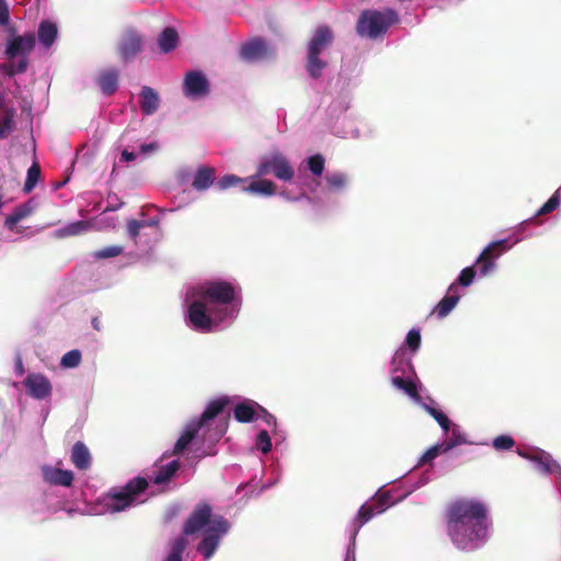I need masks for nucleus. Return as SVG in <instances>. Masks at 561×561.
<instances>
[{"mask_svg": "<svg viewBox=\"0 0 561 561\" xmlns=\"http://www.w3.org/2000/svg\"><path fill=\"white\" fill-rule=\"evenodd\" d=\"M446 531L453 545L462 551L480 548L488 538L486 506L473 499H458L445 511Z\"/></svg>", "mask_w": 561, "mask_h": 561, "instance_id": "1", "label": "nucleus"}, {"mask_svg": "<svg viewBox=\"0 0 561 561\" xmlns=\"http://www.w3.org/2000/svg\"><path fill=\"white\" fill-rule=\"evenodd\" d=\"M334 41V33L328 25H320L308 43L306 70L312 79H320L328 61L320 58V54L329 48Z\"/></svg>", "mask_w": 561, "mask_h": 561, "instance_id": "2", "label": "nucleus"}, {"mask_svg": "<svg viewBox=\"0 0 561 561\" xmlns=\"http://www.w3.org/2000/svg\"><path fill=\"white\" fill-rule=\"evenodd\" d=\"M35 43L33 33L14 36L8 41L4 55L7 59L11 60L7 68L9 76L24 73L27 70L28 55L34 49Z\"/></svg>", "mask_w": 561, "mask_h": 561, "instance_id": "3", "label": "nucleus"}, {"mask_svg": "<svg viewBox=\"0 0 561 561\" xmlns=\"http://www.w3.org/2000/svg\"><path fill=\"white\" fill-rule=\"evenodd\" d=\"M396 22H398V14L394 10H386L385 12L365 10L357 20L356 32L360 37L376 39L382 36Z\"/></svg>", "mask_w": 561, "mask_h": 561, "instance_id": "4", "label": "nucleus"}, {"mask_svg": "<svg viewBox=\"0 0 561 561\" xmlns=\"http://www.w3.org/2000/svg\"><path fill=\"white\" fill-rule=\"evenodd\" d=\"M146 478L135 477L124 486L112 488L106 494V507L112 513H118L134 505L138 496L148 489Z\"/></svg>", "mask_w": 561, "mask_h": 561, "instance_id": "5", "label": "nucleus"}, {"mask_svg": "<svg viewBox=\"0 0 561 561\" xmlns=\"http://www.w3.org/2000/svg\"><path fill=\"white\" fill-rule=\"evenodd\" d=\"M228 402L229 400L227 398H219L210 401L207 404L205 411L199 416V419L186 425L185 431L179 437L174 445L172 455L176 456L182 454L192 443V440L196 437L199 430L208 426V423L224 411Z\"/></svg>", "mask_w": 561, "mask_h": 561, "instance_id": "6", "label": "nucleus"}, {"mask_svg": "<svg viewBox=\"0 0 561 561\" xmlns=\"http://www.w3.org/2000/svg\"><path fill=\"white\" fill-rule=\"evenodd\" d=\"M197 294L206 304L224 306L222 308H216L219 313V321L232 313V309L228 307L236 297V289L231 283L225 280L209 282L201 286Z\"/></svg>", "mask_w": 561, "mask_h": 561, "instance_id": "7", "label": "nucleus"}, {"mask_svg": "<svg viewBox=\"0 0 561 561\" xmlns=\"http://www.w3.org/2000/svg\"><path fill=\"white\" fill-rule=\"evenodd\" d=\"M271 173L278 180L286 182L291 181L294 178L293 167L279 151H274L270 156L263 157L257 167L259 176Z\"/></svg>", "mask_w": 561, "mask_h": 561, "instance_id": "8", "label": "nucleus"}, {"mask_svg": "<svg viewBox=\"0 0 561 561\" xmlns=\"http://www.w3.org/2000/svg\"><path fill=\"white\" fill-rule=\"evenodd\" d=\"M228 528L229 524L224 517L213 518L210 526L206 529L205 537L197 546V550L206 560L213 557L219 545L220 536L227 533Z\"/></svg>", "mask_w": 561, "mask_h": 561, "instance_id": "9", "label": "nucleus"}, {"mask_svg": "<svg viewBox=\"0 0 561 561\" xmlns=\"http://www.w3.org/2000/svg\"><path fill=\"white\" fill-rule=\"evenodd\" d=\"M187 316L191 324L195 330L210 331L213 328L214 316L218 319L219 313L216 308H209L207 310L206 302L203 299L193 301L187 309Z\"/></svg>", "mask_w": 561, "mask_h": 561, "instance_id": "10", "label": "nucleus"}, {"mask_svg": "<svg viewBox=\"0 0 561 561\" xmlns=\"http://www.w3.org/2000/svg\"><path fill=\"white\" fill-rule=\"evenodd\" d=\"M211 522L210 505L205 502L198 503L184 523L183 534L186 536L194 535L206 526L208 528Z\"/></svg>", "mask_w": 561, "mask_h": 561, "instance_id": "11", "label": "nucleus"}, {"mask_svg": "<svg viewBox=\"0 0 561 561\" xmlns=\"http://www.w3.org/2000/svg\"><path fill=\"white\" fill-rule=\"evenodd\" d=\"M142 36L136 30L128 28L119 39L117 51L124 61H129L142 50Z\"/></svg>", "mask_w": 561, "mask_h": 561, "instance_id": "12", "label": "nucleus"}, {"mask_svg": "<svg viewBox=\"0 0 561 561\" xmlns=\"http://www.w3.org/2000/svg\"><path fill=\"white\" fill-rule=\"evenodd\" d=\"M183 92L190 98H202L209 93V81L202 71H188L183 82Z\"/></svg>", "mask_w": 561, "mask_h": 561, "instance_id": "13", "label": "nucleus"}, {"mask_svg": "<svg viewBox=\"0 0 561 561\" xmlns=\"http://www.w3.org/2000/svg\"><path fill=\"white\" fill-rule=\"evenodd\" d=\"M23 383L27 394L36 400H44L51 394V383L43 374H28Z\"/></svg>", "mask_w": 561, "mask_h": 561, "instance_id": "14", "label": "nucleus"}, {"mask_svg": "<svg viewBox=\"0 0 561 561\" xmlns=\"http://www.w3.org/2000/svg\"><path fill=\"white\" fill-rule=\"evenodd\" d=\"M160 106L158 92L148 85H144L139 93V107L144 115L154 114Z\"/></svg>", "mask_w": 561, "mask_h": 561, "instance_id": "15", "label": "nucleus"}, {"mask_svg": "<svg viewBox=\"0 0 561 561\" xmlns=\"http://www.w3.org/2000/svg\"><path fill=\"white\" fill-rule=\"evenodd\" d=\"M271 51L265 43L261 38L253 39L241 47V56L247 60H257L270 56Z\"/></svg>", "mask_w": 561, "mask_h": 561, "instance_id": "16", "label": "nucleus"}, {"mask_svg": "<svg viewBox=\"0 0 561 561\" xmlns=\"http://www.w3.org/2000/svg\"><path fill=\"white\" fill-rule=\"evenodd\" d=\"M15 108L5 99L0 100V140L5 139L14 128Z\"/></svg>", "mask_w": 561, "mask_h": 561, "instance_id": "17", "label": "nucleus"}, {"mask_svg": "<svg viewBox=\"0 0 561 561\" xmlns=\"http://www.w3.org/2000/svg\"><path fill=\"white\" fill-rule=\"evenodd\" d=\"M44 480L53 485L70 486L73 482V473L70 470L44 467Z\"/></svg>", "mask_w": 561, "mask_h": 561, "instance_id": "18", "label": "nucleus"}, {"mask_svg": "<svg viewBox=\"0 0 561 561\" xmlns=\"http://www.w3.org/2000/svg\"><path fill=\"white\" fill-rule=\"evenodd\" d=\"M118 77H119V72L115 68L103 70L99 75V77L96 79V83L103 94L112 95L117 91Z\"/></svg>", "mask_w": 561, "mask_h": 561, "instance_id": "19", "label": "nucleus"}, {"mask_svg": "<svg viewBox=\"0 0 561 561\" xmlns=\"http://www.w3.org/2000/svg\"><path fill=\"white\" fill-rule=\"evenodd\" d=\"M216 170L211 167L201 165L192 182V186L196 191H205L209 188L215 182Z\"/></svg>", "mask_w": 561, "mask_h": 561, "instance_id": "20", "label": "nucleus"}, {"mask_svg": "<svg viewBox=\"0 0 561 561\" xmlns=\"http://www.w3.org/2000/svg\"><path fill=\"white\" fill-rule=\"evenodd\" d=\"M459 301V295L456 293V284H451L448 288V295L445 296L434 308L433 313H436L439 319L445 318Z\"/></svg>", "mask_w": 561, "mask_h": 561, "instance_id": "21", "label": "nucleus"}, {"mask_svg": "<svg viewBox=\"0 0 561 561\" xmlns=\"http://www.w3.org/2000/svg\"><path fill=\"white\" fill-rule=\"evenodd\" d=\"M71 461L79 470H87L91 466V455L82 442H77L71 449Z\"/></svg>", "mask_w": 561, "mask_h": 561, "instance_id": "22", "label": "nucleus"}, {"mask_svg": "<svg viewBox=\"0 0 561 561\" xmlns=\"http://www.w3.org/2000/svg\"><path fill=\"white\" fill-rule=\"evenodd\" d=\"M159 222L160 219L158 217H153L150 219H131L127 222V231L130 238L136 241V238L139 236L140 231L149 228L153 230L154 233L159 231Z\"/></svg>", "mask_w": 561, "mask_h": 561, "instance_id": "23", "label": "nucleus"}, {"mask_svg": "<svg viewBox=\"0 0 561 561\" xmlns=\"http://www.w3.org/2000/svg\"><path fill=\"white\" fill-rule=\"evenodd\" d=\"M519 455L536 462L537 468L543 473H551L559 468V465L552 459V457L545 451H540L537 455H527L524 453H519Z\"/></svg>", "mask_w": 561, "mask_h": 561, "instance_id": "24", "label": "nucleus"}, {"mask_svg": "<svg viewBox=\"0 0 561 561\" xmlns=\"http://www.w3.org/2000/svg\"><path fill=\"white\" fill-rule=\"evenodd\" d=\"M157 41L161 53L168 54L176 48L179 43V35L173 27H165L159 34Z\"/></svg>", "mask_w": 561, "mask_h": 561, "instance_id": "25", "label": "nucleus"}, {"mask_svg": "<svg viewBox=\"0 0 561 561\" xmlns=\"http://www.w3.org/2000/svg\"><path fill=\"white\" fill-rule=\"evenodd\" d=\"M33 211V207L30 205V203H25V204H21L19 206H16L13 210L12 214H10L5 220H4V226L9 229V230H14L16 225L27 218Z\"/></svg>", "mask_w": 561, "mask_h": 561, "instance_id": "26", "label": "nucleus"}, {"mask_svg": "<svg viewBox=\"0 0 561 561\" xmlns=\"http://www.w3.org/2000/svg\"><path fill=\"white\" fill-rule=\"evenodd\" d=\"M57 37V26L50 21H42L38 26V39L45 47H50Z\"/></svg>", "mask_w": 561, "mask_h": 561, "instance_id": "27", "label": "nucleus"}, {"mask_svg": "<svg viewBox=\"0 0 561 561\" xmlns=\"http://www.w3.org/2000/svg\"><path fill=\"white\" fill-rule=\"evenodd\" d=\"M91 229V224L87 220L71 222L57 230L59 237H75L85 234Z\"/></svg>", "mask_w": 561, "mask_h": 561, "instance_id": "28", "label": "nucleus"}, {"mask_svg": "<svg viewBox=\"0 0 561 561\" xmlns=\"http://www.w3.org/2000/svg\"><path fill=\"white\" fill-rule=\"evenodd\" d=\"M255 407V403H238L233 410L234 419L240 423H249L254 421L256 415Z\"/></svg>", "mask_w": 561, "mask_h": 561, "instance_id": "29", "label": "nucleus"}, {"mask_svg": "<svg viewBox=\"0 0 561 561\" xmlns=\"http://www.w3.org/2000/svg\"><path fill=\"white\" fill-rule=\"evenodd\" d=\"M179 468L180 463L178 460H173L165 466L159 467L152 478V482L154 484H162L168 482L175 474Z\"/></svg>", "mask_w": 561, "mask_h": 561, "instance_id": "30", "label": "nucleus"}, {"mask_svg": "<svg viewBox=\"0 0 561 561\" xmlns=\"http://www.w3.org/2000/svg\"><path fill=\"white\" fill-rule=\"evenodd\" d=\"M496 248H484L476 262L477 270L481 275H486L494 266L493 250Z\"/></svg>", "mask_w": 561, "mask_h": 561, "instance_id": "31", "label": "nucleus"}, {"mask_svg": "<svg viewBox=\"0 0 561 561\" xmlns=\"http://www.w3.org/2000/svg\"><path fill=\"white\" fill-rule=\"evenodd\" d=\"M244 190L251 193L271 196L275 193L276 185L272 181L263 179L251 182Z\"/></svg>", "mask_w": 561, "mask_h": 561, "instance_id": "32", "label": "nucleus"}, {"mask_svg": "<svg viewBox=\"0 0 561 561\" xmlns=\"http://www.w3.org/2000/svg\"><path fill=\"white\" fill-rule=\"evenodd\" d=\"M392 383L403 390L408 396L413 398L415 401H421L416 385L412 380H407L403 377L397 376L392 378Z\"/></svg>", "mask_w": 561, "mask_h": 561, "instance_id": "33", "label": "nucleus"}, {"mask_svg": "<svg viewBox=\"0 0 561 561\" xmlns=\"http://www.w3.org/2000/svg\"><path fill=\"white\" fill-rule=\"evenodd\" d=\"M41 178V167L38 162H33V164L28 168L26 180L24 183V192L30 193L36 186L38 180Z\"/></svg>", "mask_w": 561, "mask_h": 561, "instance_id": "34", "label": "nucleus"}, {"mask_svg": "<svg viewBox=\"0 0 561 561\" xmlns=\"http://www.w3.org/2000/svg\"><path fill=\"white\" fill-rule=\"evenodd\" d=\"M325 181L330 190L340 191L346 186L347 176L342 172L328 173Z\"/></svg>", "mask_w": 561, "mask_h": 561, "instance_id": "35", "label": "nucleus"}, {"mask_svg": "<svg viewBox=\"0 0 561 561\" xmlns=\"http://www.w3.org/2000/svg\"><path fill=\"white\" fill-rule=\"evenodd\" d=\"M423 409L440 425L445 433L449 431L450 421L445 413L428 404H423Z\"/></svg>", "mask_w": 561, "mask_h": 561, "instance_id": "36", "label": "nucleus"}, {"mask_svg": "<svg viewBox=\"0 0 561 561\" xmlns=\"http://www.w3.org/2000/svg\"><path fill=\"white\" fill-rule=\"evenodd\" d=\"M81 362V353L78 350H71L67 352L60 360V365L66 368H75L79 366Z\"/></svg>", "mask_w": 561, "mask_h": 561, "instance_id": "37", "label": "nucleus"}, {"mask_svg": "<svg viewBox=\"0 0 561 561\" xmlns=\"http://www.w3.org/2000/svg\"><path fill=\"white\" fill-rule=\"evenodd\" d=\"M375 515V508L371 505H362L356 517V527L360 528L369 522Z\"/></svg>", "mask_w": 561, "mask_h": 561, "instance_id": "38", "label": "nucleus"}, {"mask_svg": "<svg viewBox=\"0 0 561 561\" xmlns=\"http://www.w3.org/2000/svg\"><path fill=\"white\" fill-rule=\"evenodd\" d=\"M308 168L312 174L320 176L324 170V158L321 154H313L308 159Z\"/></svg>", "mask_w": 561, "mask_h": 561, "instance_id": "39", "label": "nucleus"}, {"mask_svg": "<svg viewBox=\"0 0 561 561\" xmlns=\"http://www.w3.org/2000/svg\"><path fill=\"white\" fill-rule=\"evenodd\" d=\"M515 440L508 435H500L493 439L492 446L496 450H510L514 447Z\"/></svg>", "mask_w": 561, "mask_h": 561, "instance_id": "40", "label": "nucleus"}, {"mask_svg": "<svg viewBox=\"0 0 561 561\" xmlns=\"http://www.w3.org/2000/svg\"><path fill=\"white\" fill-rule=\"evenodd\" d=\"M560 204L559 190L541 206L537 211V216L552 213Z\"/></svg>", "mask_w": 561, "mask_h": 561, "instance_id": "41", "label": "nucleus"}, {"mask_svg": "<svg viewBox=\"0 0 561 561\" xmlns=\"http://www.w3.org/2000/svg\"><path fill=\"white\" fill-rule=\"evenodd\" d=\"M256 447L263 453L267 454L272 449V442L267 431L262 430L256 436Z\"/></svg>", "mask_w": 561, "mask_h": 561, "instance_id": "42", "label": "nucleus"}, {"mask_svg": "<svg viewBox=\"0 0 561 561\" xmlns=\"http://www.w3.org/2000/svg\"><path fill=\"white\" fill-rule=\"evenodd\" d=\"M186 546H187V541L185 538L180 537V538L175 539L168 558L182 560V553L184 552Z\"/></svg>", "mask_w": 561, "mask_h": 561, "instance_id": "43", "label": "nucleus"}, {"mask_svg": "<svg viewBox=\"0 0 561 561\" xmlns=\"http://www.w3.org/2000/svg\"><path fill=\"white\" fill-rule=\"evenodd\" d=\"M439 454L443 453V448L440 444L434 445L431 448H428L423 456L419 460V465H425L431 462L433 459H435Z\"/></svg>", "mask_w": 561, "mask_h": 561, "instance_id": "44", "label": "nucleus"}, {"mask_svg": "<svg viewBox=\"0 0 561 561\" xmlns=\"http://www.w3.org/2000/svg\"><path fill=\"white\" fill-rule=\"evenodd\" d=\"M465 442H466V439L463 438V436H461L460 434H457L456 430H454L451 437L449 439L443 442L440 444V446L443 448V453H447L450 449H453L454 447H456Z\"/></svg>", "mask_w": 561, "mask_h": 561, "instance_id": "45", "label": "nucleus"}, {"mask_svg": "<svg viewBox=\"0 0 561 561\" xmlns=\"http://www.w3.org/2000/svg\"><path fill=\"white\" fill-rule=\"evenodd\" d=\"M243 180L234 174H227L219 179L217 182V186L220 190H227L229 187L236 186L241 183Z\"/></svg>", "mask_w": 561, "mask_h": 561, "instance_id": "46", "label": "nucleus"}, {"mask_svg": "<svg viewBox=\"0 0 561 561\" xmlns=\"http://www.w3.org/2000/svg\"><path fill=\"white\" fill-rule=\"evenodd\" d=\"M476 276V271L473 266L463 268L458 276V284L461 286H469Z\"/></svg>", "mask_w": 561, "mask_h": 561, "instance_id": "47", "label": "nucleus"}, {"mask_svg": "<svg viewBox=\"0 0 561 561\" xmlns=\"http://www.w3.org/2000/svg\"><path fill=\"white\" fill-rule=\"evenodd\" d=\"M407 345L411 351H416L420 347L421 344V334L417 330H410L408 332L407 339H405Z\"/></svg>", "mask_w": 561, "mask_h": 561, "instance_id": "48", "label": "nucleus"}, {"mask_svg": "<svg viewBox=\"0 0 561 561\" xmlns=\"http://www.w3.org/2000/svg\"><path fill=\"white\" fill-rule=\"evenodd\" d=\"M123 248H106L101 251H95L93 253L94 259H107V257H114L122 253Z\"/></svg>", "mask_w": 561, "mask_h": 561, "instance_id": "49", "label": "nucleus"}, {"mask_svg": "<svg viewBox=\"0 0 561 561\" xmlns=\"http://www.w3.org/2000/svg\"><path fill=\"white\" fill-rule=\"evenodd\" d=\"M259 412H256L255 419H262L267 425H276V419L270 412H267L263 407L255 403Z\"/></svg>", "mask_w": 561, "mask_h": 561, "instance_id": "50", "label": "nucleus"}, {"mask_svg": "<svg viewBox=\"0 0 561 561\" xmlns=\"http://www.w3.org/2000/svg\"><path fill=\"white\" fill-rule=\"evenodd\" d=\"M10 13L5 0H0V26H4L9 23Z\"/></svg>", "mask_w": 561, "mask_h": 561, "instance_id": "51", "label": "nucleus"}, {"mask_svg": "<svg viewBox=\"0 0 561 561\" xmlns=\"http://www.w3.org/2000/svg\"><path fill=\"white\" fill-rule=\"evenodd\" d=\"M519 241H522V239L513 238V237L510 236V237H506V238H503V239L490 241L486 245H492V247H495V245H514L515 243H518Z\"/></svg>", "mask_w": 561, "mask_h": 561, "instance_id": "52", "label": "nucleus"}, {"mask_svg": "<svg viewBox=\"0 0 561 561\" xmlns=\"http://www.w3.org/2000/svg\"><path fill=\"white\" fill-rule=\"evenodd\" d=\"M157 148H158V145L156 142L145 144V145L140 146V151L142 153H147V152L157 150Z\"/></svg>", "mask_w": 561, "mask_h": 561, "instance_id": "53", "label": "nucleus"}, {"mask_svg": "<svg viewBox=\"0 0 561 561\" xmlns=\"http://www.w3.org/2000/svg\"><path fill=\"white\" fill-rule=\"evenodd\" d=\"M15 371L20 376H22L25 373L24 365L20 356L15 360Z\"/></svg>", "mask_w": 561, "mask_h": 561, "instance_id": "54", "label": "nucleus"}, {"mask_svg": "<svg viewBox=\"0 0 561 561\" xmlns=\"http://www.w3.org/2000/svg\"><path fill=\"white\" fill-rule=\"evenodd\" d=\"M136 159V154L134 152H130L128 150H123L122 152V160L126 162L134 161Z\"/></svg>", "mask_w": 561, "mask_h": 561, "instance_id": "55", "label": "nucleus"}, {"mask_svg": "<svg viewBox=\"0 0 561 561\" xmlns=\"http://www.w3.org/2000/svg\"><path fill=\"white\" fill-rule=\"evenodd\" d=\"M92 327L96 330V331H100L101 330V321L99 318H93L92 319Z\"/></svg>", "mask_w": 561, "mask_h": 561, "instance_id": "56", "label": "nucleus"}, {"mask_svg": "<svg viewBox=\"0 0 561 561\" xmlns=\"http://www.w3.org/2000/svg\"><path fill=\"white\" fill-rule=\"evenodd\" d=\"M164 561H182V560H180V559H172V558H168L167 557V559Z\"/></svg>", "mask_w": 561, "mask_h": 561, "instance_id": "57", "label": "nucleus"}, {"mask_svg": "<svg viewBox=\"0 0 561 561\" xmlns=\"http://www.w3.org/2000/svg\"><path fill=\"white\" fill-rule=\"evenodd\" d=\"M225 431H220L218 434V437H221L224 435Z\"/></svg>", "mask_w": 561, "mask_h": 561, "instance_id": "58", "label": "nucleus"}, {"mask_svg": "<svg viewBox=\"0 0 561 561\" xmlns=\"http://www.w3.org/2000/svg\"><path fill=\"white\" fill-rule=\"evenodd\" d=\"M4 99L3 94L0 92V100Z\"/></svg>", "mask_w": 561, "mask_h": 561, "instance_id": "59", "label": "nucleus"}]
</instances>
